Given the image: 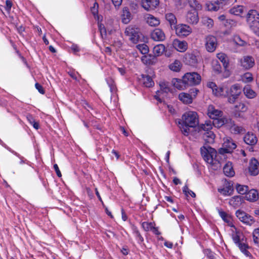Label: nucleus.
Returning a JSON list of instances; mask_svg holds the SVG:
<instances>
[{
  "mask_svg": "<svg viewBox=\"0 0 259 259\" xmlns=\"http://www.w3.org/2000/svg\"><path fill=\"white\" fill-rule=\"evenodd\" d=\"M129 39L134 44H137L141 39L142 34L140 28L135 25H130L126 28L124 32Z\"/></svg>",
  "mask_w": 259,
  "mask_h": 259,
  "instance_id": "39448f33",
  "label": "nucleus"
},
{
  "mask_svg": "<svg viewBox=\"0 0 259 259\" xmlns=\"http://www.w3.org/2000/svg\"><path fill=\"white\" fill-rule=\"evenodd\" d=\"M233 42L239 46H244L246 44V42L242 40L240 37L237 35H234L233 37Z\"/></svg>",
  "mask_w": 259,
  "mask_h": 259,
  "instance_id": "a18cd8bd",
  "label": "nucleus"
},
{
  "mask_svg": "<svg viewBox=\"0 0 259 259\" xmlns=\"http://www.w3.org/2000/svg\"><path fill=\"white\" fill-rule=\"evenodd\" d=\"M215 135L213 132H207L203 133V139L205 145L213 144L214 143Z\"/></svg>",
  "mask_w": 259,
  "mask_h": 259,
  "instance_id": "412c9836",
  "label": "nucleus"
},
{
  "mask_svg": "<svg viewBox=\"0 0 259 259\" xmlns=\"http://www.w3.org/2000/svg\"><path fill=\"white\" fill-rule=\"evenodd\" d=\"M248 108L246 104L242 102H237L234 106V111L238 112H244Z\"/></svg>",
  "mask_w": 259,
  "mask_h": 259,
  "instance_id": "72a5a7b5",
  "label": "nucleus"
},
{
  "mask_svg": "<svg viewBox=\"0 0 259 259\" xmlns=\"http://www.w3.org/2000/svg\"><path fill=\"white\" fill-rule=\"evenodd\" d=\"M184 83L186 85H195L200 83L201 76L196 72H188L183 76Z\"/></svg>",
  "mask_w": 259,
  "mask_h": 259,
  "instance_id": "423d86ee",
  "label": "nucleus"
},
{
  "mask_svg": "<svg viewBox=\"0 0 259 259\" xmlns=\"http://www.w3.org/2000/svg\"><path fill=\"white\" fill-rule=\"evenodd\" d=\"M143 83L146 87H151L154 84L152 79L149 75H142Z\"/></svg>",
  "mask_w": 259,
  "mask_h": 259,
  "instance_id": "a19ab883",
  "label": "nucleus"
},
{
  "mask_svg": "<svg viewBox=\"0 0 259 259\" xmlns=\"http://www.w3.org/2000/svg\"><path fill=\"white\" fill-rule=\"evenodd\" d=\"M233 3V0H217V4L223 8L225 6H229Z\"/></svg>",
  "mask_w": 259,
  "mask_h": 259,
  "instance_id": "3c124183",
  "label": "nucleus"
},
{
  "mask_svg": "<svg viewBox=\"0 0 259 259\" xmlns=\"http://www.w3.org/2000/svg\"><path fill=\"white\" fill-rule=\"evenodd\" d=\"M165 19L169 22L171 28L177 25V18L175 15L171 13H168L165 14Z\"/></svg>",
  "mask_w": 259,
  "mask_h": 259,
  "instance_id": "7c9ffc66",
  "label": "nucleus"
},
{
  "mask_svg": "<svg viewBox=\"0 0 259 259\" xmlns=\"http://www.w3.org/2000/svg\"><path fill=\"white\" fill-rule=\"evenodd\" d=\"M213 125H214L213 122L210 120H207L204 123L200 125L199 129L200 131H203L204 133L211 132V130L212 128Z\"/></svg>",
  "mask_w": 259,
  "mask_h": 259,
  "instance_id": "2f4dec72",
  "label": "nucleus"
},
{
  "mask_svg": "<svg viewBox=\"0 0 259 259\" xmlns=\"http://www.w3.org/2000/svg\"><path fill=\"white\" fill-rule=\"evenodd\" d=\"M26 117L30 124H32L34 121H35L32 115L30 114H27Z\"/></svg>",
  "mask_w": 259,
  "mask_h": 259,
  "instance_id": "69168bd1",
  "label": "nucleus"
},
{
  "mask_svg": "<svg viewBox=\"0 0 259 259\" xmlns=\"http://www.w3.org/2000/svg\"><path fill=\"white\" fill-rule=\"evenodd\" d=\"M232 239L236 245L241 242L240 236L238 233H236L235 234L232 235Z\"/></svg>",
  "mask_w": 259,
  "mask_h": 259,
  "instance_id": "680f3d73",
  "label": "nucleus"
},
{
  "mask_svg": "<svg viewBox=\"0 0 259 259\" xmlns=\"http://www.w3.org/2000/svg\"><path fill=\"white\" fill-rule=\"evenodd\" d=\"M207 114L209 118L213 119V124L214 126L221 127L222 125L231 122V120L226 118L221 117L223 112L220 110L217 109L213 105H210L207 107Z\"/></svg>",
  "mask_w": 259,
  "mask_h": 259,
  "instance_id": "f03ea898",
  "label": "nucleus"
},
{
  "mask_svg": "<svg viewBox=\"0 0 259 259\" xmlns=\"http://www.w3.org/2000/svg\"><path fill=\"white\" fill-rule=\"evenodd\" d=\"M132 233L134 234L137 243L140 245L144 242V238L139 232L138 227L134 224H131Z\"/></svg>",
  "mask_w": 259,
  "mask_h": 259,
  "instance_id": "a211bd4d",
  "label": "nucleus"
},
{
  "mask_svg": "<svg viewBox=\"0 0 259 259\" xmlns=\"http://www.w3.org/2000/svg\"><path fill=\"white\" fill-rule=\"evenodd\" d=\"M243 93L248 99H253L257 95V94L249 85H246L244 88Z\"/></svg>",
  "mask_w": 259,
  "mask_h": 259,
  "instance_id": "c756f323",
  "label": "nucleus"
},
{
  "mask_svg": "<svg viewBox=\"0 0 259 259\" xmlns=\"http://www.w3.org/2000/svg\"><path fill=\"white\" fill-rule=\"evenodd\" d=\"M155 59V57L151 56V55L149 56H144L142 57V61L143 63L150 65L154 63V61L153 60Z\"/></svg>",
  "mask_w": 259,
  "mask_h": 259,
  "instance_id": "c03bdc74",
  "label": "nucleus"
},
{
  "mask_svg": "<svg viewBox=\"0 0 259 259\" xmlns=\"http://www.w3.org/2000/svg\"><path fill=\"white\" fill-rule=\"evenodd\" d=\"M201 154L203 159L208 164L212 166L215 161L217 151L212 147H201Z\"/></svg>",
  "mask_w": 259,
  "mask_h": 259,
  "instance_id": "7ed1b4c3",
  "label": "nucleus"
},
{
  "mask_svg": "<svg viewBox=\"0 0 259 259\" xmlns=\"http://www.w3.org/2000/svg\"><path fill=\"white\" fill-rule=\"evenodd\" d=\"M172 46L176 50L180 52H184L188 48V44L186 41H181L178 39L174 40Z\"/></svg>",
  "mask_w": 259,
  "mask_h": 259,
  "instance_id": "f8f14e48",
  "label": "nucleus"
},
{
  "mask_svg": "<svg viewBox=\"0 0 259 259\" xmlns=\"http://www.w3.org/2000/svg\"><path fill=\"white\" fill-rule=\"evenodd\" d=\"M240 251L246 256H249L250 255V252L247 250L249 246L245 243L241 242L237 245Z\"/></svg>",
  "mask_w": 259,
  "mask_h": 259,
  "instance_id": "4c0bfd02",
  "label": "nucleus"
},
{
  "mask_svg": "<svg viewBox=\"0 0 259 259\" xmlns=\"http://www.w3.org/2000/svg\"><path fill=\"white\" fill-rule=\"evenodd\" d=\"M159 4V0H142V6L147 10H154Z\"/></svg>",
  "mask_w": 259,
  "mask_h": 259,
  "instance_id": "4468645a",
  "label": "nucleus"
},
{
  "mask_svg": "<svg viewBox=\"0 0 259 259\" xmlns=\"http://www.w3.org/2000/svg\"><path fill=\"white\" fill-rule=\"evenodd\" d=\"M236 215L241 222L246 225H251L254 222L253 217L242 210H237Z\"/></svg>",
  "mask_w": 259,
  "mask_h": 259,
  "instance_id": "9d476101",
  "label": "nucleus"
},
{
  "mask_svg": "<svg viewBox=\"0 0 259 259\" xmlns=\"http://www.w3.org/2000/svg\"><path fill=\"white\" fill-rule=\"evenodd\" d=\"M173 85L179 90H184L186 87V84L184 83L183 78L182 79L173 78L171 80Z\"/></svg>",
  "mask_w": 259,
  "mask_h": 259,
  "instance_id": "cd10ccee",
  "label": "nucleus"
},
{
  "mask_svg": "<svg viewBox=\"0 0 259 259\" xmlns=\"http://www.w3.org/2000/svg\"><path fill=\"white\" fill-rule=\"evenodd\" d=\"M258 192L255 189H249L246 194L247 200L251 202L256 201L258 199Z\"/></svg>",
  "mask_w": 259,
  "mask_h": 259,
  "instance_id": "bb28decb",
  "label": "nucleus"
},
{
  "mask_svg": "<svg viewBox=\"0 0 259 259\" xmlns=\"http://www.w3.org/2000/svg\"><path fill=\"white\" fill-rule=\"evenodd\" d=\"M36 89L38 90V91L41 94H45V91L42 88V87L38 83H36L35 84Z\"/></svg>",
  "mask_w": 259,
  "mask_h": 259,
  "instance_id": "0e129e2a",
  "label": "nucleus"
},
{
  "mask_svg": "<svg viewBox=\"0 0 259 259\" xmlns=\"http://www.w3.org/2000/svg\"><path fill=\"white\" fill-rule=\"evenodd\" d=\"M174 28L176 34L180 37L187 36L192 32L191 28L186 24H179L175 25Z\"/></svg>",
  "mask_w": 259,
  "mask_h": 259,
  "instance_id": "6e6552de",
  "label": "nucleus"
},
{
  "mask_svg": "<svg viewBox=\"0 0 259 259\" xmlns=\"http://www.w3.org/2000/svg\"><path fill=\"white\" fill-rule=\"evenodd\" d=\"M54 168L56 171V175L59 178L61 177L62 175L61 171L59 170V167L57 164L54 165Z\"/></svg>",
  "mask_w": 259,
  "mask_h": 259,
  "instance_id": "338daca9",
  "label": "nucleus"
},
{
  "mask_svg": "<svg viewBox=\"0 0 259 259\" xmlns=\"http://www.w3.org/2000/svg\"><path fill=\"white\" fill-rule=\"evenodd\" d=\"M239 62L241 67L245 70H248L254 65V60L250 56H245L241 58Z\"/></svg>",
  "mask_w": 259,
  "mask_h": 259,
  "instance_id": "9b49d317",
  "label": "nucleus"
},
{
  "mask_svg": "<svg viewBox=\"0 0 259 259\" xmlns=\"http://www.w3.org/2000/svg\"><path fill=\"white\" fill-rule=\"evenodd\" d=\"M219 214L223 221L226 223L229 222V219L227 213L224 211L219 210Z\"/></svg>",
  "mask_w": 259,
  "mask_h": 259,
  "instance_id": "e2e57ef3",
  "label": "nucleus"
},
{
  "mask_svg": "<svg viewBox=\"0 0 259 259\" xmlns=\"http://www.w3.org/2000/svg\"><path fill=\"white\" fill-rule=\"evenodd\" d=\"M106 81L110 88L111 92L115 93L116 91V88L113 79L111 77H108L106 78Z\"/></svg>",
  "mask_w": 259,
  "mask_h": 259,
  "instance_id": "de8ad7c7",
  "label": "nucleus"
},
{
  "mask_svg": "<svg viewBox=\"0 0 259 259\" xmlns=\"http://www.w3.org/2000/svg\"><path fill=\"white\" fill-rule=\"evenodd\" d=\"M233 191V189L231 186L229 185L226 187H224L222 188H219L218 191L224 196H228L231 195L232 192Z\"/></svg>",
  "mask_w": 259,
  "mask_h": 259,
  "instance_id": "58836bf2",
  "label": "nucleus"
},
{
  "mask_svg": "<svg viewBox=\"0 0 259 259\" xmlns=\"http://www.w3.org/2000/svg\"><path fill=\"white\" fill-rule=\"evenodd\" d=\"M251 175L256 176L259 173V163L255 158L251 159L248 167Z\"/></svg>",
  "mask_w": 259,
  "mask_h": 259,
  "instance_id": "2eb2a0df",
  "label": "nucleus"
},
{
  "mask_svg": "<svg viewBox=\"0 0 259 259\" xmlns=\"http://www.w3.org/2000/svg\"><path fill=\"white\" fill-rule=\"evenodd\" d=\"M189 6L194 10H199L201 8V5L197 0H188Z\"/></svg>",
  "mask_w": 259,
  "mask_h": 259,
  "instance_id": "49530a36",
  "label": "nucleus"
},
{
  "mask_svg": "<svg viewBox=\"0 0 259 259\" xmlns=\"http://www.w3.org/2000/svg\"><path fill=\"white\" fill-rule=\"evenodd\" d=\"M165 47L163 44H158L155 46L153 49V52L155 58L157 56H160L165 51Z\"/></svg>",
  "mask_w": 259,
  "mask_h": 259,
  "instance_id": "c85d7f7f",
  "label": "nucleus"
},
{
  "mask_svg": "<svg viewBox=\"0 0 259 259\" xmlns=\"http://www.w3.org/2000/svg\"><path fill=\"white\" fill-rule=\"evenodd\" d=\"M186 21L187 22L192 24H196L199 21L198 13L196 10H193V11H189L186 15Z\"/></svg>",
  "mask_w": 259,
  "mask_h": 259,
  "instance_id": "f3484780",
  "label": "nucleus"
},
{
  "mask_svg": "<svg viewBox=\"0 0 259 259\" xmlns=\"http://www.w3.org/2000/svg\"><path fill=\"white\" fill-rule=\"evenodd\" d=\"M249 26L253 32L259 36V21L250 24Z\"/></svg>",
  "mask_w": 259,
  "mask_h": 259,
  "instance_id": "8fccbe9b",
  "label": "nucleus"
},
{
  "mask_svg": "<svg viewBox=\"0 0 259 259\" xmlns=\"http://www.w3.org/2000/svg\"><path fill=\"white\" fill-rule=\"evenodd\" d=\"M7 149H8L9 151H10V152H11L12 153H13L14 154L16 155L17 156H18V157L21 159V160H20V164H23V163H25L27 164L28 165H29L31 166V165H30V162H29V161H27V160H26V159L24 160V158H23V157H22L20 156L18 153H17L16 152H14V151H12V150H11V148H10L9 147H7Z\"/></svg>",
  "mask_w": 259,
  "mask_h": 259,
  "instance_id": "4d7b16f0",
  "label": "nucleus"
},
{
  "mask_svg": "<svg viewBox=\"0 0 259 259\" xmlns=\"http://www.w3.org/2000/svg\"><path fill=\"white\" fill-rule=\"evenodd\" d=\"M201 23L208 28H211L213 26V20L206 16H204L201 19Z\"/></svg>",
  "mask_w": 259,
  "mask_h": 259,
  "instance_id": "c9c22d12",
  "label": "nucleus"
},
{
  "mask_svg": "<svg viewBox=\"0 0 259 259\" xmlns=\"http://www.w3.org/2000/svg\"><path fill=\"white\" fill-rule=\"evenodd\" d=\"M243 201V198L241 196H234L230 199L229 203L234 208H237L241 206Z\"/></svg>",
  "mask_w": 259,
  "mask_h": 259,
  "instance_id": "4be33fe9",
  "label": "nucleus"
},
{
  "mask_svg": "<svg viewBox=\"0 0 259 259\" xmlns=\"http://www.w3.org/2000/svg\"><path fill=\"white\" fill-rule=\"evenodd\" d=\"M137 48L140 51L142 54H146L149 52L148 47L144 44H139L137 46Z\"/></svg>",
  "mask_w": 259,
  "mask_h": 259,
  "instance_id": "09e8293b",
  "label": "nucleus"
},
{
  "mask_svg": "<svg viewBox=\"0 0 259 259\" xmlns=\"http://www.w3.org/2000/svg\"><path fill=\"white\" fill-rule=\"evenodd\" d=\"M212 68L214 72L217 74H219L222 71V67L221 65L217 61H213L212 63Z\"/></svg>",
  "mask_w": 259,
  "mask_h": 259,
  "instance_id": "603ef678",
  "label": "nucleus"
},
{
  "mask_svg": "<svg viewBox=\"0 0 259 259\" xmlns=\"http://www.w3.org/2000/svg\"><path fill=\"white\" fill-rule=\"evenodd\" d=\"M169 68L172 71L179 72L182 67L181 62L178 60H176L174 62L169 65Z\"/></svg>",
  "mask_w": 259,
  "mask_h": 259,
  "instance_id": "473e14b6",
  "label": "nucleus"
},
{
  "mask_svg": "<svg viewBox=\"0 0 259 259\" xmlns=\"http://www.w3.org/2000/svg\"><path fill=\"white\" fill-rule=\"evenodd\" d=\"M244 142L250 146H254L257 142V138L253 133L248 132L244 137Z\"/></svg>",
  "mask_w": 259,
  "mask_h": 259,
  "instance_id": "6ab92c4d",
  "label": "nucleus"
},
{
  "mask_svg": "<svg viewBox=\"0 0 259 259\" xmlns=\"http://www.w3.org/2000/svg\"><path fill=\"white\" fill-rule=\"evenodd\" d=\"M217 57L222 63L224 68H228L229 60L226 54L224 53H219L217 54Z\"/></svg>",
  "mask_w": 259,
  "mask_h": 259,
  "instance_id": "393cba45",
  "label": "nucleus"
},
{
  "mask_svg": "<svg viewBox=\"0 0 259 259\" xmlns=\"http://www.w3.org/2000/svg\"><path fill=\"white\" fill-rule=\"evenodd\" d=\"M224 174L227 177H233L235 175L232 162L228 161L223 167Z\"/></svg>",
  "mask_w": 259,
  "mask_h": 259,
  "instance_id": "5701e85b",
  "label": "nucleus"
},
{
  "mask_svg": "<svg viewBox=\"0 0 259 259\" xmlns=\"http://www.w3.org/2000/svg\"><path fill=\"white\" fill-rule=\"evenodd\" d=\"M242 80L244 82H250L253 80L251 73L246 72L242 76Z\"/></svg>",
  "mask_w": 259,
  "mask_h": 259,
  "instance_id": "864d4df0",
  "label": "nucleus"
},
{
  "mask_svg": "<svg viewBox=\"0 0 259 259\" xmlns=\"http://www.w3.org/2000/svg\"><path fill=\"white\" fill-rule=\"evenodd\" d=\"M241 93V89L238 84H235L229 87L228 101L231 104L234 103Z\"/></svg>",
  "mask_w": 259,
  "mask_h": 259,
  "instance_id": "0eeeda50",
  "label": "nucleus"
},
{
  "mask_svg": "<svg viewBox=\"0 0 259 259\" xmlns=\"http://www.w3.org/2000/svg\"><path fill=\"white\" fill-rule=\"evenodd\" d=\"M259 21V13L255 10H250L247 15V22L250 24Z\"/></svg>",
  "mask_w": 259,
  "mask_h": 259,
  "instance_id": "dca6fc26",
  "label": "nucleus"
},
{
  "mask_svg": "<svg viewBox=\"0 0 259 259\" xmlns=\"http://www.w3.org/2000/svg\"><path fill=\"white\" fill-rule=\"evenodd\" d=\"M179 99L184 104H190L192 102V95L186 93H181L179 95Z\"/></svg>",
  "mask_w": 259,
  "mask_h": 259,
  "instance_id": "a878e982",
  "label": "nucleus"
},
{
  "mask_svg": "<svg viewBox=\"0 0 259 259\" xmlns=\"http://www.w3.org/2000/svg\"><path fill=\"white\" fill-rule=\"evenodd\" d=\"M207 8L209 11H218L220 8H221V6L219 5H218L217 4V3L215 4L213 3H209L207 4Z\"/></svg>",
  "mask_w": 259,
  "mask_h": 259,
  "instance_id": "052dcab7",
  "label": "nucleus"
},
{
  "mask_svg": "<svg viewBox=\"0 0 259 259\" xmlns=\"http://www.w3.org/2000/svg\"><path fill=\"white\" fill-rule=\"evenodd\" d=\"M6 10L7 11H10L11 9L12 6V3L11 1L7 0L6 2Z\"/></svg>",
  "mask_w": 259,
  "mask_h": 259,
  "instance_id": "774afa93",
  "label": "nucleus"
},
{
  "mask_svg": "<svg viewBox=\"0 0 259 259\" xmlns=\"http://www.w3.org/2000/svg\"><path fill=\"white\" fill-rule=\"evenodd\" d=\"M151 38L155 41H163L165 39V36L164 32L160 29H155L151 33Z\"/></svg>",
  "mask_w": 259,
  "mask_h": 259,
  "instance_id": "aec40b11",
  "label": "nucleus"
},
{
  "mask_svg": "<svg viewBox=\"0 0 259 259\" xmlns=\"http://www.w3.org/2000/svg\"><path fill=\"white\" fill-rule=\"evenodd\" d=\"M230 131L231 133L234 134H242L245 132V130L242 126H238L234 124L231 126Z\"/></svg>",
  "mask_w": 259,
  "mask_h": 259,
  "instance_id": "ea45409f",
  "label": "nucleus"
},
{
  "mask_svg": "<svg viewBox=\"0 0 259 259\" xmlns=\"http://www.w3.org/2000/svg\"><path fill=\"white\" fill-rule=\"evenodd\" d=\"M230 13L236 16H241L243 13L244 8L242 6L234 7L230 10Z\"/></svg>",
  "mask_w": 259,
  "mask_h": 259,
  "instance_id": "e433bc0d",
  "label": "nucleus"
},
{
  "mask_svg": "<svg viewBox=\"0 0 259 259\" xmlns=\"http://www.w3.org/2000/svg\"><path fill=\"white\" fill-rule=\"evenodd\" d=\"M203 253L209 259H215V254L210 249H205Z\"/></svg>",
  "mask_w": 259,
  "mask_h": 259,
  "instance_id": "13d9d810",
  "label": "nucleus"
},
{
  "mask_svg": "<svg viewBox=\"0 0 259 259\" xmlns=\"http://www.w3.org/2000/svg\"><path fill=\"white\" fill-rule=\"evenodd\" d=\"M208 88L212 90L213 95L217 97H227L228 96L229 87L227 84H223L218 87L215 83L209 82L207 84Z\"/></svg>",
  "mask_w": 259,
  "mask_h": 259,
  "instance_id": "20e7f679",
  "label": "nucleus"
},
{
  "mask_svg": "<svg viewBox=\"0 0 259 259\" xmlns=\"http://www.w3.org/2000/svg\"><path fill=\"white\" fill-rule=\"evenodd\" d=\"M218 46L217 38L212 35H208L205 38V46L208 52H213Z\"/></svg>",
  "mask_w": 259,
  "mask_h": 259,
  "instance_id": "1a4fd4ad",
  "label": "nucleus"
},
{
  "mask_svg": "<svg viewBox=\"0 0 259 259\" xmlns=\"http://www.w3.org/2000/svg\"><path fill=\"white\" fill-rule=\"evenodd\" d=\"M253 242L255 244L259 243V228L255 229L252 233Z\"/></svg>",
  "mask_w": 259,
  "mask_h": 259,
  "instance_id": "6e6d98bb",
  "label": "nucleus"
},
{
  "mask_svg": "<svg viewBox=\"0 0 259 259\" xmlns=\"http://www.w3.org/2000/svg\"><path fill=\"white\" fill-rule=\"evenodd\" d=\"M223 143L222 146H236L233 140L228 137H225L223 138Z\"/></svg>",
  "mask_w": 259,
  "mask_h": 259,
  "instance_id": "5fc2aeb1",
  "label": "nucleus"
},
{
  "mask_svg": "<svg viewBox=\"0 0 259 259\" xmlns=\"http://www.w3.org/2000/svg\"><path fill=\"white\" fill-rule=\"evenodd\" d=\"M236 189L238 193L241 195H244L246 194L249 190V187L246 185L237 184L236 186Z\"/></svg>",
  "mask_w": 259,
  "mask_h": 259,
  "instance_id": "79ce46f5",
  "label": "nucleus"
},
{
  "mask_svg": "<svg viewBox=\"0 0 259 259\" xmlns=\"http://www.w3.org/2000/svg\"><path fill=\"white\" fill-rule=\"evenodd\" d=\"M143 230L146 232L151 231L153 228V226H155L154 223L144 222L141 224Z\"/></svg>",
  "mask_w": 259,
  "mask_h": 259,
  "instance_id": "37998d69",
  "label": "nucleus"
},
{
  "mask_svg": "<svg viewBox=\"0 0 259 259\" xmlns=\"http://www.w3.org/2000/svg\"><path fill=\"white\" fill-rule=\"evenodd\" d=\"M198 116L195 111L186 112L179 121V126L185 136H188L190 128L196 127L198 124Z\"/></svg>",
  "mask_w": 259,
  "mask_h": 259,
  "instance_id": "f257e3e1",
  "label": "nucleus"
},
{
  "mask_svg": "<svg viewBox=\"0 0 259 259\" xmlns=\"http://www.w3.org/2000/svg\"><path fill=\"white\" fill-rule=\"evenodd\" d=\"M99 29L100 30L101 35L103 38H105L107 34L106 29L103 24L101 23L98 24Z\"/></svg>",
  "mask_w": 259,
  "mask_h": 259,
  "instance_id": "bf43d9fd",
  "label": "nucleus"
},
{
  "mask_svg": "<svg viewBox=\"0 0 259 259\" xmlns=\"http://www.w3.org/2000/svg\"><path fill=\"white\" fill-rule=\"evenodd\" d=\"M122 20L124 23L127 24L128 23L131 17V14L130 11H128V8H124L122 11Z\"/></svg>",
  "mask_w": 259,
  "mask_h": 259,
  "instance_id": "f704fd0d",
  "label": "nucleus"
},
{
  "mask_svg": "<svg viewBox=\"0 0 259 259\" xmlns=\"http://www.w3.org/2000/svg\"><path fill=\"white\" fill-rule=\"evenodd\" d=\"M160 90L157 91L155 96V99L159 102H161L163 98L166 96V94L170 92V89L165 84H160Z\"/></svg>",
  "mask_w": 259,
  "mask_h": 259,
  "instance_id": "ddd939ff",
  "label": "nucleus"
},
{
  "mask_svg": "<svg viewBox=\"0 0 259 259\" xmlns=\"http://www.w3.org/2000/svg\"><path fill=\"white\" fill-rule=\"evenodd\" d=\"M145 18L147 23L151 26H156L160 23L159 20L152 15L146 14Z\"/></svg>",
  "mask_w": 259,
  "mask_h": 259,
  "instance_id": "b1692460",
  "label": "nucleus"
}]
</instances>
